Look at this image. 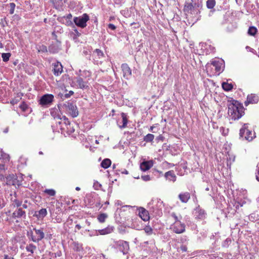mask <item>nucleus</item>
<instances>
[{
	"label": "nucleus",
	"instance_id": "1",
	"mask_svg": "<svg viewBox=\"0 0 259 259\" xmlns=\"http://www.w3.org/2000/svg\"><path fill=\"white\" fill-rule=\"evenodd\" d=\"M228 115L232 120H236L241 118L244 114V107L238 101H233L228 105Z\"/></svg>",
	"mask_w": 259,
	"mask_h": 259
},
{
	"label": "nucleus",
	"instance_id": "2",
	"mask_svg": "<svg viewBox=\"0 0 259 259\" xmlns=\"http://www.w3.org/2000/svg\"><path fill=\"white\" fill-rule=\"evenodd\" d=\"M224 64L223 60L217 59L208 63L206 66V70L210 76L219 75L223 71Z\"/></svg>",
	"mask_w": 259,
	"mask_h": 259
},
{
	"label": "nucleus",
	"instance_id": "3",
	"mask_svg": "<svg viewBox=\"0 0 259 259\" xmlns=\"http://www.w3.org/2000/svg\"><path fill=\"white\" fill-rule=\"evenodd\" d=\"M192 3L186 2L184 10L187 13L197 15L200 13V8L201 7V0H191Z\"/></svg>",
	"mask_w": 259,
	"mask_h": 259
},
{
	"label": "nucleus",
	"instance_id": "4",
	"mask_svg": "<svg viewBox=\"0 0 259 259\" xmlns=\"http://www.w3.org/2000/svg\"><path fill=\"white\" fill-rule=\"evenodd\" d=\"M63 121H58V124L59 126V128L61 131L62 133L66 132L68 135H70L73 133L75 131L74 127L71 126L68 118L65 116H63Z\"/></svg>",
	"mask_w": 259,
	"mask_h": 259
},
{
	"label": "nucleus",
	"instance_id": "5",
	"mask_svg": "<svg viewBox=\"0 0 259 259\" xmlns=\"http://www.w3.org/2000/svg\"><path fill=\"white\" fill-rule=\"evenodd\" d=\"M240 137L248 141H251L255 137V133L248 129V124H244L240 130Z\"/></svg>",
	"mask_w": 259,
	"mask_h": 259
},
{
	"label": "nucleus",
	"instance_id": "6",
	"mask_svg": "<svg viewBox=\"0 0 259 259\" xmlns=\"http://www.w3.org/2000/svg\"><path fill=\"white\" fill-rule=\"evenodd\" d=\"M89 20V16L87 14H83L81 16L74 17L73 21L77 26L84 28L87 26V22Z\"/></svg>",
	"mask_w": 259,
	"mask_h": 259
},
{
	"label": "nucleus",
	"instance_id": "7",
	"mask_svg": "<svg viewBox=\"0 0 259 259\" xmlns=\"http://www.w3.org/2000/svg\"><path fill=\"white\" fill-rule=\"evenodd\" d=\"M54 100V97L52 94H45L39 99V103L42 107H48L51 105Z\"/></svg>",
	"mask_w": 259,
	"mask_h": 259
},
{
	"label": "nucleus",
	"instance_id": "8",
	"mask_svg": "<svg viewBox=\"0 0 259 259\" xmlns=\"http://www.w3.org/2000/svg\"><path fill=\"white\" fill-rule=\"evenodd\" d=\"M66 111L73 117H76L78 115L77 107L73 103L67 102L64 104Z\"/></svg>",
	"mask_w": 259,
	"mask_h": 259
},
{
	"label": "nucleus",
	"instance_id": "9",
	"mask_svg": "<svg viewBox=\"0 0 259 259\" xmlns=\"http://www.w3.org/2000/svg\"><path fill=\"white\" fill-rule=\"evenodd\" d=\"M185 225L181 221L175 222L171 226L170 229L177 234H181L185 231Z\"/></svg>",
	"mask_w": 259,
	"mask_h": 259
},
{
	"label": "nucleus",
	"instance_id": "10",
	"mask_svg": "<svg viewBox=\"0 0 259 259\" xmlns=\"http://www.w3.org/2000/svg\"><path fill=\"white\" fill-rule=\"evenodd\" d=\"M72 83L77 88L86 89L88 88L87 82L83 81V79L80 77L75 78L73 81Z\"/></svg>",
	"mask_w": 259,
	"mask_h": 259
},
{
	"label": "nucleus",
	"instance_id": "11",
	"mask_svg": "<svg viewBox=\"0 0 259 259\" xmlns=\"http://www.w3.org/2000/svg\"><path fill=\"white\" fill-rule=\"evenodd\" d=\"M34 231L35 235L31 236V239L33 242H38L44 238L45 234L41 230L35 229Z\"/></svg>",
	"mask_w": 259,
	"mask_h": 259
},
{
	"label": "nucleus",
	"instance_id": "12",
	"mask_svg": "<svg viewBox=\"0 0 259 259\" xmlns=\"http://www.w3.org/2000/svg\"><path fill=\"white\" fill-rule=\"evenodd\" d=\"M123 77L128 79L132 76V70L127 64H123L121 65Z\"/></svg>",
	"mask_w": 259,
	"mask_h": 259
},
{
	"label": "nucleus",
	"instance_id": "13",
	"mask_svg": "<svg viewBox=\"0 0 259 259\" xmlns=\"http://www.w3.org/2000/svg\"><path fill=\"white\" fill-rule=\"evenodd\" d=\"M153 165V162L152 160H144L140 164V169L143 171H146L149 170Z\"/></svg>",
	"mask_w": 259,
	"mask_h": 259
},
{
	"label": "nucleus",
	"instance_id": "14",
	"mask_svg": "<svg viewBox=\"0 0 259 259\" xmlns=\"http://www.w3.org/2000/svg\"><path fill=\"white\" fill-rule=\"evenodd\" d=\"M139 217L144 221H147L149 220L148 211L143 207H140L138 209Z\"/></svg>",
	"mask_w": 259,
	"mask_h": 259
},
{
	"label": "nucleus",
	"instance_id": "15",
	"mask_svg": "<svg viewBox=\"0 0 259 259\" xmlns=\"http://www.w3.org/2000/svg\"><path fill=\"white\" fill-rule=\"evenodd\" d=\"M53 73L56 76H58L61 74L63 71V67L62 64L57 62L53 64Z\"/></svg>",
	"mask_w": 259,
	"mask_h": 259
},
{
	"label": "nucleus",
	"instance_id": "16",
	"mask_svg": "<svg viewBox=\"0 0 259 259\" xmlns=\"http://www.w3.org/2000/svg\"><path fill=\"white\" fill-rule=\"evenodd\" d=\"M93 56L94 58V59L95 61H96L97 64H98L99 62H101V61L98 60V59H101L104 57L103 52L99 49H96L94 51Z\"/></svg>",
	"mask_w": 259,
	"mask_h": 259
},
{
	"label": "nucleus",
	"instance_id": "17",
	"mask_svg": "<svg viewBox=\"0 0 259 259\" xmlns=\"http://www.w3.org/2000/svg\"><path fill=\"white\" fill-rule=\"evenodd\" d=\"M194 215L196 219H203L205 218L206 213L204 210L198 207L195 209Z\"/></svg>",
	"mask_w": 259,
	"mask_h": 259
},
{
	"label": "nucleus",
	"instance_id": "18",
	"mask_svg": "<svg viewBox=\"0 0 259 259\" xmlns=\"http://www.w3.org/2000/svg\"><path fill=\"white\" fill-rule=\"evenodd\" d=\"M258 101V97L255 94H250L248 95L247 100L245 102V105H247L248 104H255Z\"/></svg>",
	"mask_w": 259,
	"mask_h": 259
},
{
	"label": "nucleus",
	"instance_id": "19",
	"mask_svg": "<svg viewBox=\"0 0 259 259\" xmlns=\"http://www.w3.org/2000/svg\"><path fill=\"white\" fill-rule=\"evenodd\" d=\"M119 250L125 254H126L129 250V245L127 242L120 241L119 242Z\"/></svg>",
	"mask_w": 259,
	"mask_h": 259
},
{
	"label": "nucleus",
	"instance_id": "20",
	"mask_svg": "<svg viewBox=\"0 0 259 259\" xmlns=\"http://www.w3.org/2000/svg\"><path fill=\"white\" fill-rule=\"evenodd\" d=\"M51 114L54 119H59L60 120L59 121H63V116L61 114L59 109L56 108L52 109Z\"/></svg>",
	"mask_w": 259,
	"mask_h": 259
},
{
	"label": "nucleus",
	"instance_id": "21",
	"mask_svg": "<svg viewBox=\"0 0 259 259\" xmlns=\"http://www.w3.org/2000/svg\"><path fill=\"white\" fill-rule=\"evenodd\" d=\"M121 117L122 121L120 122L119 121H117V124L119 128H125L126 126L127 123V118L126 117V115L125 113H121Z\"/></svg>",
	"mask_w": 259,
	"mask_h": 259
},
{
	"label": "nucleus",
	"instance_id": "22",
	"mask_svg": "<svg viewBox=\"0 0 259 259\" xmlns=\"http://www.w3.org/2000/svg\"><path fill=\"white\" fill-rule=\"evenodd\" d=\"M24 217H26L25 212L23 211L21 208H19L15 210L12 214V217L13 218H20Z\"/></svg>",
	"mask_w": 259,
	"mask_h": 259
},
{
	"label": "nucleus",
	"instance_id": "23",
	"mask_svg": "<svg viewBox=\"0 0 259 259\" xmlns=\"http://www.w3.org/2000/svg\"><path fill=\"white\" fill-rule=\"evenodd\" d=\"M113 231L112 227L108 226L105 229L99 230L97 231L100 235H104L111 233Z\"/></svg>",
	"mask_w": 259,
	"mask_h": 259
},
{
	"label": "nucleus",
	"instance_id": "24",
	"mask_svg": "<svg viewBox=\"0 0 259 259\" xmlns=\"http://www.w3.org/2000/svg\"><path fill=\"white\" fill-rule=\"evenodd\" d=\"M164 176L166 178V179L168 180L169 181L175 182L176 180V176L174 172L172 170H169L165 172Z\"/></svg>",
	"mask_w": 259,
	"mask_h": 259
},
{
	"label": "nucleus",
	"instance_id": "25",
	"mask_svg": "<svg viewBox=\"0 0 259 259\" xmlns=\"http://www.w3.org/2000/svg\"><path fill=\"white\" fill-rule=\"evenodd\" d=\"M179 197L182 202L186 203L190 198V195L188 192L180 194Z\"/></svg>",
	"mask_w": 259,
	"mask_h": 259
},
{
	"label": "nucleus",
	"instance_id": "26",
	"mask_svg": "<svg viewBox=\"0 0 259 259\" xmlns=\"http://www.w3.org/2000/svg\"><path fill=\"white\" fill-rule=\"evenodd\" d=\"M227 166H228V167L230 168L231 165L235 161V156L233 153H230L229 152H228V154H227Z\"/></svg>",
	"mask_w": 259,
	"mask_h": 259
},
{
	"label": "nucleus",
	"instance_id": "27",
	"mask_svg": "<svg viewBox=\"0 0 259 259\" xmlns=\"http://www.w3.org/2000/svg\"><path fill=\"white\" fill-rule=\"evenodd\" d=\"M0 160H3L4 162H7L9 160V155L5 153L3 149L0 148Z\"/></svg>",
	"mask_w": 259,
	"mask_h": 259
},
{
	"label": "nucleus",
	"instance_id": "28",
	"mask_svg": "<svg viewBox=\"0 0 259 259\" xmlns=\"http://www.w3.org/2000/svg\"><path fill=\"white\" fill-rule=\"evenodd\" d=\"M47 214V211L46 208H42L39 210L36 214V216L38 218H44Z\"/></svg>",
	"mask_w": 259,
	"mask_h": 259
},
{
	"label": "nucleus",
	"instance_id": "29",
	"mask_svg": "<svg viewBox=\"0 0 259 259\" xmlns=\"http://www.w3.org/2000/svg\"><path fill=\"white\" fill-rule=\"evenodd\" d=\"M111 164V160L108 158H106L102 161L101 166L104 168H107L110 166Z\"/></svg>",
	"mask_w": 259,
	"mask_h": 259
},
{
	"label": "nucleus",
	"instance_id": "30",
	"mask_svg": "<svg viewBox=\"0 0 259 259\" xmlns=\"http://www.w3.org/2000/svg\"><path fill=\"white\" fill-rule=\"evenodd\" d=\"M36 249V246L33 244H29L27 245L26 249L27 251L30 252L31 254L33 253L34 250Z\"/></svg>",
	"mask_w": 259,
	"mask_h": 259
},
{
	"label": "nucleus",
	"instance_id": "31",
	"mask_svg": "<svg viewBox=\"0 0 259 259\" xmlns=\"http://www.w3.org/2000/svg\"><path fill=\"white\" fill-rule=\"evenodd\" d=\"M222 88L224 90L229 91H230L233 88V85L227 82H223Z\"/></svg>",
	"mask_w": 259,
	"mask_h": 259
},
{
	"label": "nucleus",
	"instance_id": "32",
	"mask_svg": "<svg viewBox=\"0 0 259 259\" xmlns=\"http://www.w3.org/2000/svg\"><path fill=\"white\" fill-rule=\"evenodd\" d=\"M154 138V136L153 134H148L144 138V141L146 142H152Z\"/></svg>",
	"mask_w": 259,
	"mask_h": 259
},
{
	"label": "nucleus",
	"instance_id": "33",
	"mask_svg": "<svg viewBox=\"0 0 259 259\" xmlns=\"http://www.w3.org/2000/svg\"><path fill=\"white\" fill-rule=\"evenodd\" d=\"M5 167L4 164H0V180L4 179Z\"/></svg>",
	"mask_w": 259,
	"mask_h": 259
},
{
	"label": "nucleus",
	"instance_id": "34",
	"mask_svg": "<svg viewBox=\"0 0 259 259\" xmlns=\"http://www.w3.org/2000/svg\"><path fill=\"white\" fill-rule=\"evenodd\" d=\"M215 5V0H207L206 2V6L208 9H212Z\"/></svg>",
	"mask_w": 259,
	"mask_h": 259
},
{
	"label": "nucleus",
	"instance_id": "35",
	"mask_svg": "<svg viewBox=\"0 0 259 259\" xmlns=\"http://www.w3.org/2000/svg\"><path fill=\"white\" fill-rule=\"evenodd\" d=\"M107 218V215L106 213H101L99 215L98 220L100 223H104Z\"/></svg>",
	"mask_w": 259,
	"mask_h": 259
},
{
	"label": "nucleus",
	"instance_id": "36",
	"mask_svg": "<svg viewBox=\"0 0 259 259\" xmlns=\"http://www.w3.org/2000/svg\"><path fill=\"white\" fill-rule=\"evenodd\" d=\"M44 192L45 193L48 194L50 196H54L56 195L55 190L52 189H45Z\"/></svg>",
	"mask_w": 259,
	"mask_h": 259
},
{
	"label": "nucleus",
	"instance_id": "37",
	"mask_svg": "<svg viewBox=\"0 0 259 259\" xmlns=\"http://www.w3.org/2000/svg\"><path fill=\"white\" fill-rule=\"evenodd\" d=\"M257 32V29L255 27H250L248 30V33L252 36H254Z\"/></svg>",
	"mask_w": 259,
	"mask_h": 259
},
{
	"label": "nucleus",
	"instance_id": "38",
	"mask_svg": "<svg viewBox=\"0 0 259 259\" xmlns=\"http://www.w3.org/2000/svg\"><path fill=\"white\" fill-rule=\"evenodd\" d=\"M10 56H11V54H10V53H3L2 55V57L3 58V60L4 62H7L9 60Z\"/></svg>",
	"mask_w": 259,
	"mask_h": 259
},
{
	"label": "nucleus",
	"instance_id": "39",
	"mask_svg": "<svg viewBox=\"0 0 259 259\" xmlns=\"http://www.w3.org/2000/svg\"><path fill=\"white\" fill-rule=\"evenodd\" d=\"M144 231L145 233L148 235H151L153 233V230L150 226H146L144 228Z\"/></svg>",
	"mask_w": 259,
	"mask_h": 259
},
{
	"label": "nucleus",
	"instance_id": "40",
	"mask_svg": "<svg viewBox=\"0 0 259 259\" xmlns=\"http://www.w3.org/2000/svg\"><path fill=\"white\" fill-rule=\"evenodd\" d=\"M154 202H157V204L159 205V206H160L162 205V202L160 200H158L157 199L155 200H152V201L149 202V205H153Z\"/></svg>",
	"mask_w": 259,
	"mask_h": 259
},
{
	"label": "nucleus",
	"instance_id": "41",
	"mask_svg": "<svg viewBox=\"0 0 259 259\" xmlns=\"http://www.w3.org/2000/svg\"><path fill=\"white\" fill-rule=\"evenodd\" d=\"M20 108L21 109V110L23 111H26L27 110L28 108V105L25 104V103H23L20 105Z\"/></svg>",
	"mask_w": 259,
	"mask_h": 259
},
{
	"label": "nucleus",
	"instance_id": "42",
	"mask_svg": "<svg viewBox=\"0 0 259 259\" xmlns=\"http://www.w3.org/2000/svg\"><path fill=\"white\" fill-rule=\"evenodd\" d=\"M93 187L95 189L99 190L101 187V185L97 181H95L94 183Z\"/></svg>",
	"mask_w": 259,
	"mask_h": 259
},
{
	"label": "nucleus",
	"instance_id": "43",
	"mask_svg": "<svg viewBox=\"0 0 259 259\" xmlns=\"http://www.w3.org/2000/svg\"><path fill=\"white\" fill-rule=\"evenodd\" d=\"M10 13L11 14H13L14 13V10H15V4L13 3H10Z\"/></svg>",
	"mask_w": 259,
	"mask_h": 259
},
{
	"label": "nucleus",
	"instance_id": "44",
	"mask_svg": "<svg viewBox=\"0 0 259 259\" xmlns=\"http://www.w3.org/2000/svg\"><path fill=\"white\" fill-rule=\"evenodd\" d=\"M49 51L51 53H55L58 52V48H54V47L53 46H51L49 48Z\"/></svg>",
	"mask_w": 259,
	"mask_h": 259
},
{
	"label": "nucleus",
	"instance_id": "45",
	"mask_svg": "<svg viewBox=\"0 0 259 259\" xmlns=\"http://www.w3.org/2000/svg\"><path fill=\"white\" fill-rule=\"evenodd\" d=\"M171 216L174 218L175 222L177 221H181V220L182 219V216L180 215L179 217L176 215V214L174 213H172L171 214Z\"/></svg>",
	"mask_w": 259,
	"mask_h": 259
},
{
	"label": "nucleus",
	"instance_id": "46",
	"mask_svg": "<svg viewBox=\"0 0 259 259\" xmlns=\"http://www.w3.org/2000/svg\"><path fill=\"white\" fill-rule=\"evenodd\" d=\"M38 52H47V48L45 46H42L38 49Z\"/></svg>",
	"mask_w": 259,
	"mask_h": 259
},
{
	"label": "nucleus",
	"instance_id": "47",
	"mask_svg": "<svg viewBox=\"0 0 259 259\" xmlns=\"http://www.w3.org/2000/svg\"><path fill=\"white\" fill-rule=\"evenodd\" d=\"M13 204L15 206L18 207L21 205L22 202L17 199H15L13 202Z\"/></svg>",
	"mask_w": 259,
	"mask_h": 259
},
{
	"label": "nucleus",
	"instance_id": "48",
	"mask_svg": "<svg viewBox=\"0 0 259 259\" xmlns=\"http://www.w3.org/2000/svg\"><path fill=\"white\" fill-rule=\"evenodd\" d=\"M142 179L144 181H148L150 180V177L149 175H144L142 176Z\"/></svg>",
	"mask_w": 259,
	"mask_h": 259
},
{
	"label": "nucleus",
	"instance_id": "49",
	"mask_svg": "<svg viewBox=\"0 0 259 259\" xmlns=\"http://www.w3.org/2000/svg\"><path fill=\"white\" fill-rule=\"evenodd\" d=\"M72 17V16L71 14H69L67 15L66 16H64L63 18H62L63 20H71V18Z\"/></svg>",
	"mask_w": 259,
	"mask_h": 259
},
{
	"label": "nucleus",
	"instance_id": "50",
	"mask_svg": "<svg viewBox=\"0 0 259 259\" xmlns=\"http://www.w3.org/2000/svg\"><path fill=\"white\" fill-rule=\"evenodd\" d=\"M66 21H65V24L67 26H71L72 25V22L71 21V20H65Z\"/></svg>",
	"mask_w": 259,
	"mask_h": 259
},
{
	"label": "nucleus",
	"instance_id": "51",
	"mask_svg": "<svg viewBox=\"0 0 259 259\" xmlns=\"http://www.w3.org/2000/svg\"><path fill=\"white\" fill-rule=\"evenodd\" d=\"M108 27L109 29L113 30H114L116 29V26L113 24H109L108 25Z\"/></svg>",
	"mask_w": 259,
	"mask_h": 259
},
{
	"label": "nucleus",
	"instance_id": "52",
	"mask_svg": "<svg viewBox=\"0 0 259 259\" xmlns=\"http://www.w3.org/2000/svg\"><path fill=\"white\" fill-rule=\"evenodd\" d=\"M243 204H241L240 202H236L234 206H235L236 208V209H238L239 208V207L240 206H242Z\"/></svg>",
	"mask_w": 259,
	"mask_h": 259
},
{
	"label": "nucleus",
	"instance_id": "53",
	"mask_svg": "<svg viewBox=\"0 0 259 259\" xmlns=\"http://www.w3.org/2000/svg\"><path fill=\"white\" fill-rule=\"evenodd\" d=\"M19 101V100L18 99H13L11 101V103L13 105H14V104H16L17 103V102Z\"/></svg>",
	"mask_w": 259,
	"mask_h": 259
},
{
	"label": "nucleus",
	"instance_id": "54",
	"mask_svg": "<svg viewBox=\"0 0 259 259\" xmlns=\"http://www.w3.org/2000/svg\"><path fill=\"white\" fill-rule=\"evenodd\" d=\"M257 166L258 167V170L257 173L256 175V179L259 182V165H257Z\"/></svg>",
	"mask_w": 259,
	"mask_h": 259
},
{
	"label": "nucleus",
	"instance_id": "55",
	"mask_svg": "<svg viewBox=\"0 0 259 259\" xmlns=\"http://www.w3.org/2000/svg\"><path fill=\"white\" fill-rule=\"evenodd\" d=\"M214 10H210L208 13V16L209 17L211 16L214 12Z\"/></svg>",
	"mask_w": 259,
	"mask_h": 259
},
{
	"label": "nucleus",
	"instance_id": "56",
	"mask_svg": "<svg viewBox=\"0 0 259 259\" xmlns=\"http://www.w3.org/2000/svg\"><path fill=\"white\" fill-rule=\"evenodd\" d=\"M246 49L247 50V51H250V52H252V51L253 50L252 49H251L250 47H249L248 46H247L246 47Z\"/></svg>",
	"mask_w": 259,
	"mask_h": 259
},
{
	"label": "nucleus",
	"instance_id": "57",
	"mask_svg": "<svg viewBox=\"0 0 259 259\" xmlns=\"http://www.w3.org/2000/svg\"><path fill=\"white\" fill-rule=\"evenodd\" d=\"M4 259H13L12 257L9 256L8 255H5L4 257Z\"/></svg>",
	"mask_w": 259,
	"mask_h": 259
},
{
	"label": "nucleus",
	"instance_id": "58",
	"mask_svg": "<svg viewBox=\"0 0 259 259\" xmlns=\"http://www.w3.org/2000/svg\"><path fill=\"white\" fill-rule=\"evenodd\" d=\"M75 228L77 229V230H80L81 228V227L80 225L77 224L75 226Z\"/></svg>",
	"mask_w": 259,
	"mask_h": 259
},
{
	"label": "nucleus",
	"instance_id": "59",
	"mask_svg": "<svg viewBox=\"0 0 259 259\" xmlns=\"http://www.w3.org/2000/svg\"><path fill=\"white\" fill-rule=\"evenodd\" d=\"M181 248L183 251H186L187 250V247L185 246H182Z\"/></svg>",
	"mask_w": 259,
	"mask_h": 259
},
{
	"label": "nucleus",
	"instance_id": "60",
	"mask_svg": "<svg viewBox=\"0 0 259 259\" xmlns=\"http://www.w3.org/2000/svg\"><path fill=\"white\" fill-rule=\"evenodd\" d=\"M74 31H75V35L76 36H78L80 35V33L77 30H75Z\"/></svg>",
	"mask_w": 259,
	"mask_h": 259
},
{
	"label": "nucleus",
	"instance_id": "61",
	"mask_svg": "<svg viewBox=\"0 0 259 259\" xmlns=\"http://www.w3.org/2000/svg\"><path fill=\"white\" fill-rule=\"evenodd\" d=\"M122 174H128V171L124 169L122 172Z\"/></svg>",
	"mask_w": 259,
	"mask_h": 259
},
{
	"label": "nucleus",
	"instance_id": "62",
	"mask_svg": "<svg viewBox=\"0 0 259 259\" xmlns=\"http://www.w3.org/2000/svg\"><path fill=\"white\" fill-rule=\"evenodd\" d=\"M13 176H14L13 175V176H11V175H10L9 177H8L7 178V179L13 178Z\"/></svg>",
	"mask_w": 259,
	"mask_h": 259
},
{
	"label": "nucleus",
	"instance_id": "63",
	"mask_svg": "<svg viewBox=\"0 0 259 259\" xmlns=\"http://www.w3.org/2000/svg\"><path fill=\"white\" fill-rule=\"evenodd\" d=\"M75 190H76V191H79V190H80V188L79 187H76L75 188Z\"/></svg>",
	"mask_w": 259,
	"mask_h": 259
},
{
	"label": "nucleus",
	"instance_id": "64",
	"mask_svg": "<svg viewBox=\"0 0 259 259\" xmlns=\"http://www.w3.org/2000/svg\"><path fill=\"white\" fill-rule=\"evenodd\" d=\"M22 206H23V208H26L27 207V205H26V204H23V205H22Z\"/></svg>",
	"mask_w": 259,
	"mask_h": 259
}]
</instances>
